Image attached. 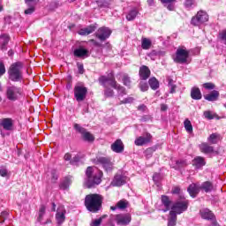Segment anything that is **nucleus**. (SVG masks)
I'll return each mask as SVG.
<instances>
[{"label": "nucleus", "instance_id": "e2e57ef3", "mask_svg": "<svg viewBox=\"0 0 226 226\" xmlns=\"http://www.w3.org/2000/svg\"><path fill=\"white\" fill-rule=\"evenodd\" d=\"M159 179H160V174L154 173V176H153V180H154L155 183H158Z\"/></svg>", "mask_w": 226, "mask_h": 226}, {"label": "nucleus", "instance_id": "9b49d317", "mask_svg": "<svg viewBox=\"0 0 226 226\" xmlns=\"http://www.w3.org/2000/svg\"><path fill=\"white\" fill-rule=\"evenodd\" d=\"M110 34H112V30L107 26L100 27L95 33L96 38L101 41H105V40L110 38Z\"/></svg>", "mask_w": 226, "mask_h": 226}, {"label": "nucleus", "instance_id": "69168bd1", "mask_svg": "<svg viewBox=\"0 0 226 226\" xmlns=\"http://www.w3.org/2000/svg\"><path fill=\"white\" fill-rule=\"evenodd\" d=\"M1 217L4 218V220H6V218H8V212H6V211L2 212Z\"/></svg>", "mask_w": 226, "mask_h": 226}, {"label": "nucleus", "instance_id": "f8f14e48", "mask_svg": "<svg viewBox=\"0 0 226 226\" xmlns=\"http://www.w3.org/2000/svg\"><path fill=\"white\" fill-rule=\"evenodd\" d=\"M74 130L82 135L84 140H87V142H93V140H94V136L87 132L86 128L80 126V124H75Z\"/></svg>", "mask_w": 226, "mask_h": 226}, {"label": "nucleus", "instance_id": "4468645a", "mask_svg": "<svg viewBox=\"0 0 226 226\" xmlns=\"http://www.w3.org/2000/svg\"><path fill=\"white\" fill-rule=\"evenodd\" d=\"M56 220L58 225H62L64 223V220H66V208H64V206H60L56 214Z\"/></svg>", "mask_w": 226, "mask_h": 226}, {"label": "nucleus", "instance_id": "6ab92c4d", "mask_svg": "<svg viewBox=\"0 0 226 226\" xmlns=\"http://www.w3.org/2000/svg\"><path fill=\"white\" fill-rule=\"evenodd\" d=\"M200 150L201 151V153H204L205 154H211L213 153H215V154H218L217 151H215V148L211 146H209V144L207 143H201L200 146Z\"/></svg>", "mask_w": 226, "mask_h": 226}, {"label": "nucleus", "instance_id": "a18cd8bd", "mask_svg": "<svg viewBox=\"0 0 226 226\" xmlns=\"http://www.w3.org/2000/svg\"><path fill=\"white\" fill-rule=\"evenodd\" d=\"M196 6V2L195 0H185V7L187 10H192V8Z\"/></svg>", "mask_w": 226, "mask_h": 226}, {"label": "nucleus", "instance_id": "79ce46f5", "mask_svg": "<svg viewBox=\"0 0 226 226\" xmlns=\"http://www.w3.org/2000/svg\"><path fill=\"white\" fill-rule=\"evenodd\" d=\"M141 47L144 50H148V49H151V41L144 38L141 42Z\"/></svg>", "mask_w": 226, "mask_h": 226}, {"label": "nucleus", "instance_id": "8fccbe9b", "mask_svg": "<svg viewBox=\"0 0 226 226\" xmlns=\"http://www.w3.org/2000/svg\"><path fill=\"white\" fill-rule=\"evenodd\" d=\"M115 89H117L120 96L126 94V90L124 89V87H121L119 84L117 85V87H115Z\"/></svg>", "mask_w": 226, "mask_h": 226}, {"label": "nucleus", "instance_id": "603ef678", "mask_svg": "<svg viewBox=\"0 0 226 226\" xmlns=\"http://www.w3.org/2000/svg\"><path fill=\"white\" fill-rule=\"evenodd\" d=\"M105 88H106L104 91L105 96H108V98L114 96V90H112L111 88H108V87Z\"/></svg>", "mask_w": 226, "mask_h": 226}, {"label": "nucleus", "instance_id": "7ed1b4c3", "mask_svg": "<svg viewBox=\"0 0 226 226\" xmlns=\"http://www.w3.org/2000/svg\"><path fill=\"white\" fill-rule=\"evenodd\" d=\"M24 63L16 62L8 69L9 80L11 82H22L24 80Z\"/></svg>", "mask_w": 226, "mask_h": 226}, {"label": "nucleus", "instance_id": "a211bd4d", "mask_svg": "<svg viewBox=\"0 0 226 226\" xmlns=\"http://www.w3.org/2000/svg\"><path fill=\"white\" fill-rule=\"evenodd\" d=\"M0 126L6 132H11L13 130V120L11 118H3L0 120Z\"/></svg>", "mask_w": 226, "mask_h": 226}, {"label": "nucleus", "instance_id": "2f4dec72", "mask_svg": "<svg viewBox=\"0 0 226 226\" xmlns=\"http://www.w3.org/2000/svg\"><path fill=\"white\" fill-rule=\"evenodd\" d=\"M177 222V215L174 211L170 212V217L168 219V226H176V223Z\"/></svg>", "mask_w": 226, "mask_h": 226}, {"label": "nucleus", "instance_id": "5fc2aeb1", "mask_svg": "<svg viewBox=\"0 0 226 226\" xmlns=\"http://www.w3.org/2000/svg\"><path fill=\"white\" fill-rule=\"evenodd\" d=\"M139 89L143 92L147 91V89H149V86H147V83L141 81L139 83Z\"/></svg>", "mask_w": 226, "mask_h": 226}, {"label": "nucleus", "instance_id": "72a5a7b5", "mask_svg": "<svg viewBox=\"0 0 226 226\" xmlns=\"http://www.w3.org/2000/svg\"><path fill=\"white\" fill-rule=\"evenodd\" d=\"M137 15H139V11H137V9H132L127 13L126 19L129 22L132 20H135V19H137Z\"/></svg>", "mask_w": 226, "mask_h": 226}, {"label": "nucleus", "instance_id": "6e6d98bb", "mask_svg": "<svg viewBox=\"0 0 226 226\" xmlns=\"http://www.w3.org/2000/svg\"><path fill=\"white\" fill-rule=\"evenodd\" d=\"M203 87H204L205 89L212 90V89H215V84H213V83H211V82L204 83V84H203Z\"/></svg>", "mask_w": 226, "mask_h": 226}, {"label": "nucleus", "instance_id": "0eeeda50", "mask_svg": "<svg viewBox=\"0 0 226 226\" xmlns=\"http://www.w3.org/2000/svg\"><path fill=\"white\" fill-rule=\"evenodd\" d=\"M113 222H116L117 225H128V223L132 222V218L128 214H119V215L110 216V219H109L110 226H114Z\"/></svg>", "mask_w": 226, "mask_h": 226}, {"label": "nucleus", "instance_id": "4c0bfd02", "mask_svg": "<svg viewBox=\"0 0 226 226\" xmlns=\"http://www.w3.org/2000/svg\"><path fill=\"white\" fill-rule=\"evenodd\" d=\"M207 140L210 144H218V140H220V134L218 133H212L208 138Z\"/></svg>", "mask_w": 226, "mask_h": 226}, {"label": "nucleus", "instance_id": "4be33fe9", "mask_svg": "<svg viewBox=\"0 0 226 226\" xmlns=\"http://www.w3.org/2000/svg\"><path fill=\"white\" fill-rule=\"evenodd\" d=\"M151 76V70L149 67L143 65L139 68V77L141 80H147V78Z\"/></svg>", "mask_w": 226, "mask_h": 226}, {"label": "nucleus", "instance_id": "412c9836", "mask_svg": "<svg viewBox=\"0 0 226 226\" xmlns=\"http://www.w3.org/2000/svg\"><path fill=\"white\" fill-rule=\"evenodd\" d=\"M111 151H114V153H123V151H124V145H123V141L121 139H117L111 145Z\"/></svg>", "mask_w": 226, "mask_h": 226}, {"label": "nucleus", "instance_id": "a878e982", "mask_svg": "<svg viewBox=\"0 0 226 226\" xmlns=\"http://www.w3.org/2000/svg\"><path fill=\"white\" fill-rule=\"evenodd\" d=\"M75 57H89V50L84 48L76 49L73 52Z\"/></svg>", "mask_w": 226, "mask_h": 226}, {"label": "nucleus", "instance_id": "c756f323", "mask_svg": "<svg viewBox=\"0 0 226 226\" xmlns=\"http://www.w3.org/2000/svg\"><path fill=\"white\" fill-rule=\"evenodd\" d=\"M200 190H203L206 193H209L213 192V190H215V186L213 185V183L209 181H206L202 183L201 185H200Z\"/></svg>", "mask_w": 226, "mask_h": 226}, {"label": "nucleus", "instance_id": "338daca9", "mask_svg": "<svg viewBox=\"0 0 226 226\" xmlns=\"http://www.w3.org/2000/svg\"><path fill=\"white\" fill-rule=\"evenodd\" d=\"M138 110H140L141 112H144L146 110V105L141 104L138 107Z\"/></svg>", "mask_w": 226, "mask_h": 226}, {"label": "nucleus", "instance_id": "c03bdc74", "mask_svg": "<svg viewBox=\"0 0 226 226\" xmlns=\"http://www.w3.org/2000/svg\"><path fill=\"white\" fill-rule=\"evenodd\" d=\"M176 0H161L162 4H168L167 9L170 10V11H173L174 10V3Z\"/></svg>", "mask_w": 226, "mask_h": 226}, {"label": "nucleus", "instance_id": "dca6fc26", "mask_svg": "<svg viewBox=\"0 0 226 226\" xmlns=\"http://www.w3.org/2000/svg\"><path fill=\"white\" fill-rule=\"evenodd\" d=\"M187 192L192 199H195L200 192V184H191L187 188Z\"/></svg>", "mask_w": 226, "mask_h": 226}, {"label": "nucleus", "instance_id": "f03ea898", "mask_svg": "<svg viewBox=\"0 0 226 226\" xmlns=\"http://www.w3.org/2000/svg\"><path fill=\"white\" fill-rule=\"evenodd\" d=\"M103 204V196L100 194H88L85 198V207L90 213H98Z\"/></svg>", "mask_w": 226, "mask_h": 226}, {"label": "nucleus", "instance_id": "c85d7f7f", "mask_svg": "<svg viewBox=\"0 0 226 226\" xmlns=\"http://www.w3.org/2000/svg\"><path fill=\"white\" fill-rule=\"evenodd\" d=\"M191 98H192V100H202V93L199 87H193L191 89Z\"/></svg>", "mask_w": 226, "mask_h": 226}, {"label": "nucleus", "instance_id": "473e14b6", "mask_svg": "<svg viewBox=\"0 0 226 226\" xmlns=\"http://www.w3.org/2000/svg\"><path fill=\"white\" fill-rule=\"evenodd\" d=\"M36 4H38V2L31 3L30 5L26 4L28 8L25 10V15H33L36 11Z\"/></svg>", "mask_w": 226, "mask_h": 226}, {"label": "nucleus", "instance_id": "20e7f679", "mask_svg": "<svg viewBox=\"0 0 226 226\" xmlns=\"http://www.w3.org/2000/svg\"><path fill=\"white\" fill-rule=\"evenodd\" d=\"M5 96L10 102H17L22 97V88L11 85L6 87Z\"/></svg>", "mask_w": 226, "mask_h": 226}, {"label": "nucleus", "instance_id": "3c124183", "mask_svg": "<svg viewBox=\"0 0 226 226\" xmlns=\"http://www.w3.org/2000/svg\"><path fill=\"white\" fill-rule=\"evenodd\" d=\"M219 39L224 45H226V30H222L221 33H219Z\"/></svg>", "mask_w": 226, "mask_h": 226}, {"label": "nucleus", "instance_id": "f704fd0d", "mask_svg": "<svg viewBox=\"0 0 226 226\" xmlns=\"http://www.w3.org/2000/svg\"><path fill=\"white\" fill-rule=\"evenodd\" d=\"M148 84H149L151 89H153L154 91H156V89H158V87H160V82H158V79H156V78H151L148 80Z\"/></svg>", "mask_w": 226, "mask_h": 226}, {"label": "nucleus", "instance_id": "f3484780", "mask_svg": "<svg viewBox=\"0 0 226 226\" xmlns=\"http://www.w3.org/2000/svg\"><path fill=\"white\" fill-rule=\"evenodd\" d=\"M152 137L149 133H147L145 136H139L135 139L134 144L135 146H145V144L151 142Z\"/></svg>", "mask_w": 226, "mask_h": 226}, {"label": "nucleus", "instance_id": "bb28decb", "mask_svg": "<svg viewBox=\"0 0 226 226\" xmlns=\"http://www.w3.org/2000/svg\"><path fill=\"white\" fill-rule=\"evenodd\" d=\"M10 42V35L4 34L0 35V49L1 50H6V45Z\"/></svg>", "mask_w": 226, "mask_h": 226}, {"label": "nucleus", "instance_id": "c9c22d12", "mask_svg": "<svg viewBox=\"0 0 226 226\" xmlns=\"http://www.w3.org/2000/svg\"><path fill=\"white\" fill-rule=\"evenodd\" d=\"M188 165V162L185 160L176 161V164L173 167L176 170H181V169H185Z\"/></svg>", "mask_w": 226, "mask_h": 226}, {"label": "nucleus", "instance_id": "4d7b16f0", "mask_svg": "<svg viewBox=\"0 0 226 226\" xmlns=\"http://www.w3.org/2000/svg\"><path fill=\"white\" fill-rule=\"evenodd\" d=\"M6 73V67H4V64L0 62V77H3Z\"/></svg>", "mask_w": 226, "mask_h": 226}, {"label": "nucleus", "instance_id": "9d476101", "mask_svg": "<svg viewBox=\"0 0 226 226\" xmlns=\"http://www.w3.org/2000/svg\"><path fill=\"white\" fill-rule=\"evenodd\" d=\"M99 82L103 87H109L110 86L115 89V87H117V82L116 81V79H114V76L112 74L109 76H101L99 78Z\"/></svg>", "mask_w": 226, "mask_h": 226}, {"label": "nucleus", "instance_id": "49530a36", "mask_svg": "<svg viewBox=\"0 0 226 226\" xmlns=\"http://www.w3.org/2000/svg\"><path fill=\"white\" fill-rule=\"evenodd\" d=\"M84 158V154H77L72 160H71V164L73 165L75 163H79L80 160Z\"/></svg>", "mask_w": 226, "mask_h": 226}, {"label": "nucleus", "instance_id": "0e129e2a", "mask_svg": "<svg viewBox=\"0 0 226 226\" xmlns=\"http://www.w3.org/2000/svg\"><path fill=\"white\" fill-rule=\"evenodd\" d=\"M78 70H79V73H80V74L84 73V65L78 64Z\"/></svg>", "mask_w": 226, "mask_h": 226}, {"label": "nucleus", "instance_id": "58836bf2", "mask_svg": "<svg viewBox=\"0 0 226 226\" xmlns=\"http://www.w3.org/2000/svg\"><path fill=\"white\" fill-rule=\"evenodd\" d=\"M163 54L164 53L162 51H156L154 49L148 54V56L152 59V61H154L156 57H162Z\"/></svg>", "mask_w": 226, "mask_h": 226}, {"label": "nucleus", "instance_id": "13d9d810", "mask_svg": "<svg viewBox=\"0 0 226 226\" xmlns=\"http://www.w3.org/2000/svg\"><path fill=\"white\" fill-rule=\"evenodd\" d=\"M204 117H206V119H215V117L213 116V114H211V111H205Z\"/></svg>", "mask_w": 226, "mask_h": 226}, {"label": "nucleus", "instance_id": "7c9ffc66", "mask_svg": "<svg viewBox=\"0 0 226 226\" xmlns=\"http://www.w3.org/2000/svg\"><path fill=\"white\" fill-rule=\"evenodd\" d=\"M162 203L164 205V207H166L163 212L167 213V211L170 210V205L172 204V201L168 198L166 195L162 196Z\"/></svg>", "mask_w": 226, "mask_h": 226}, {"label": "nucleus", "instance_id": "6e6552de", "mask_svg": "<svg viewBox=\"0 0 226 226\" xmlns=\"http://www.w3.org/2000/svg\"><path fill=\"white\" fill-rule=\"evenodd\" d=\"M209 20V16L207 15V11H200L198 13L192 17L191 20V24L192 26H201Z\"/></svg>", "mask_w": 226, "mask_h": 226}, {"label": "nucleus", "instance_id": "37998d69", "mask_svg": "<svg viewBox=\"0 0 226 226\" xmlns=\"http://www.w3.org/2000/svg\"><path fill=\"white\" fill-rule=\"evenodd\" d=\"M47 207L45 205H41L39 209V216H38V222H41V220H43V216H45V211Z\"/></svg>", "mask_w": 226, "mask_h": 226}, {"label": "nucleus", "instance_id": "09e8293b", "mask_svg": "<svg viewBox=\"0 0 226 226\" xmlns=\"http://www.w3.org/2000/svg\"><path fill=\"white\" fill-rule=\"evenodd\" d=\"M117 207L118 209H126L128 207V201L126 200H120L117 203Z\"/></svg>", "mask_w": 226, "mask_h": 226}, {"label": "nucleus", "instance_id": "cd10ccee", "mask_svg": "<svg viewBox=\"0 0 226 226\" xmlns=\"http://www.w3.org/2000/svg\"><path fill=\"white\" fill-rule=\"evenodd\" d=\"M207 102H216L220 98V92L213 90L210 94L204 95Z\"/></svg>", "mask_w": 226, "mask_h": 226}, {"label": "nucleus", "instance_id": "680f3d73", "mask_svg": "<svg viewBox=\"0 0 226 226\" xmlns=\"http://www.w3.org/2000/svg\"><path fill=\"white\" fill-rule=\"evenodd\" d=\"M181 192V188L179 187H174L171 193L175 194V195H178V193H180Z\"/></svg>", "mask_w": 226, "mask_h": 226}, {"label": "nucleus", "instance_id": "e433bc0d", "mask_svg": "<svg viewBox=\"0 0 226 226\" xmlns=\"http://www.w3.org/2000/svg\"><path fill=\"white\" fill-rule=\"evenodd\" d=\"M109 215H103L101 217H99L98 219H94L91 222L90 226H100L102 225V222H103V220H105V218H108Z\"/></svg>", "mask_w": 226, "mask_h": 226}, {"label": "nucleus", "instance_id": "aec40b11", "mask_svg": "<svg viewBox=\"0 0 226 226\" xmlns=\"http://www.w3.org/2000/svg\"><path fill=\"white\" fill-rule=\"evenodd\" d=\"M72 179L73 177L72 176L64 177L59 185L60 190H68L72 183Z\"/></svg>", "mask_w": 226, "mask_h": 226}, {"label": "nucleus", "instance_id": "a19ab883", "mask_svg": "<svg viewBox=\"0 0 226 226\" xmlns=\"http://www.w3.org/2000/svg\"><path fill=\"white\" fill-rule=\"evenodd\" d=\"M168 87H170V93L171 94H174L176 93V87H177L176 85H174V79L171 78H168Z\"/></svg>", "mask_w": 226, "mask_h": 226}, {"label": "nucleus", "instance_id": "423d86ee", "mask_svg": "<svg viewBox=\"0 0 226 226\" xmlns=\"http://www.w3.org/2000/svg\"><path fill=\"white\" fill-rule=\"evenodd\" d=\"M87 96V87L82 83H77L74 87V98L76 102H84Z\"/></svg>", "mask_w": 226, "mask_h": 226}, {"label": "nucleus", "instance_id": "1a4fd4ad", "mask_svg": "<svg viewBox=\"0 0 226 226\" xmlns=\"http://www.w3.org/2000/svg\"><path fill=\"white\" fill-rule=\"evenodd\" d=\"M94 163L96 165H102L105 172H112V169H114V164L110 159L107 157H97L94 160Z\"/></svg>", "mask_w": 226, "mask_h": 226}, {"label": "nucleus", "instance_id": "864d4df0", "mask_svg": "<svg viewBox=\"0 0 226 226\" xmlns=\"http://www.w3.org/2000/svg\"><path fill=\"white\" fill-rule=\"evenodd\" d=\"M123 83L124 86L130 87V84H132V81L130 80V78L128 75H124Z\"/></svg>", "mask_w": 226, "mask_h": 226}, {"label": "nucleus", "instance_id": "2eb2a0df", "mask_svg": "<svg viewBox=\"0 0 226 226\" xmlns=\"http://www.w3.org/2000/svg\"><path fill=\"white\" fill-rule=\"evenodd\" d=\"M126 179H128L126 176L117 173L111 182V186H123V185H126Z\"/></svg>", "mask_w": 226, "mask_h": 226}, {"label": "nucleus", "instance_id": "ddd939ff", "mask_svg": "<svg viewBox=\"0 0 226 226\" xmlns=\"http://www.w3.org/2000/svg\"><path fill=\"white\" fill-rule=\"evenodd\" d=\"M188 209V201H177L171 207V211H173L177 215L185 213Z\"/></svg>", "mask_w": 226, "mask_h": 226}, {"label": "nucleus", "instance_id": "f257e3e1", "mask_svg": "<svg viewBox=\"0 0 226 226\" xmlns=\"http://www.w3.org/2000/svg\"><path fill=\"white\" fill-rule=\"evenodd\" d=\"M102 177H103V171L96 170L93 166H89L86 170L84 185L87 188H94L102 183Z\"/></svg>", "mask_w": 226, "mask_h": 226}, {"label": "nucleus", "instance_id": "39448f33", "mask_svg": "<svg viewBox=\"0 0 226 226\" xmlns=\"http://www.w3.org/2000/svg\"><path fill=\"white\" fill-rule=\"evenodd\" d=\"M188 57H190V51L185 46H182L177 49L173 61L178 64H186L188 63Z\"/></svg>", "mask_w": 226, "mask_h": 226}, {"label": "nucleus", "instance_id": "774afa93", "mask_svg": "<svg viewBox=\"0 0 226 226\" xmlns=\"http://www.w3.org/2000/svg\"><path fill=\"white\" fill-rule=\"evenodd\" d=\"M168 109L169 107L167 106V104L161 105V110H162V112H165V110H167Z\"/></svg>", "mask_w": 226, "mask_h": 226}, {"label": "nucleus", "instance_id": "052dcab7", "mask_svg": "<svg viewBox=\"0 0 226 226\" xmlns=\"http://www.w3.org/2000/svg\"><path fill=\"white\" fill-rule=\"evenodd\" d=\"M64 160H65V162H72V154L70 153L65 154Z\"/></svg>", "mask_w": 226, "mask_h": 226}, {"label": "nucleus", "instance_id": "ea45409f", "mask_svg": "<svg viewBox=\"0 0 226 226\" xmlns=\"http://www.w3.org/2000/svg\"><path fill=\"white\" fill-rule=\"evenodd\" d=\"M184 126L188 133L193 132V125H192V122L189 119L185 120Z\"/></svg>", "mask_w": 226, "mask_h": 226}, {"label": "nucleus", "instance_id": "5701e85b", "mask_svg": "<svg viewBox=\"0 0 226 226\" xmlns=\"http://www.w3.org/2000/svg\"><path fill=\"white\" fill-rule=\"evenodd\" d=\"M94 31H96V26L91 25L85 28L79 29L78 33L79 34H80V36H87L91 34V33H94Z\"/></svg>", "mask_w": 226, "mask_h": 226}, {"label": "nucleus", "instance_id": "bf43d9fd", "mask_svg": "<svg viewBox=\"0 0 226 226\" xmlns=\"http://www.w3.org/2000/svg\"><path fill=\"white\" fill-rule=\"evenodd\" d=\"M51 175H52V180L54 182L57 181L58 176H57V172L55 170L51 171Z\"/></svg>", "mask_w": 226, "mask_h": 226}, {"label": "nucleus", "instance_id": "393cba45", "mask_svg": "<svg viewBox=\"0 0 226 226\" xmlns=\"http://www.w3.org/2000/svg\"><path fill=\"white\" fill-rule=\"evenodd\" d=\"M192 165L195 169H202L206 165V160L202 156H197L192 160Z\"/></svg>", "mask_w": 226, "mask_h": 226}, {"label": "nucleus", "instance_id": "de8ad7c7", "mask_svg": "<svg viewBox=\"0 0 226 226\" xmlns=\"http://www.w3.org/2000/svg\"><path fill=\"white\" fill-rule=\"evenodd\" d=\"M0 176L2 177H10V171L6 169V167H0Z\"/></svg>", "mask_w": 226, "mask_h": 226}, {"label": "nucleus", "instance_id": "b1692460", "mask_svg": "<svg viewBox=\"0 0 226 226\" xmlns=\"http://www.w3.org/2000/svg\"><path fill=\"white\" fill-rule=\"evenodd\" d=\"M201 218L203 220H214L215 219V214L208 208H203L200 211Z\"/></svg>", "mask_w": 226, "mask_h": 226}]
</instances>
